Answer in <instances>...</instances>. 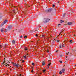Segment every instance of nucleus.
<instances>
[{
  "instance_id": "1",
  "label": "nucleus",
  "mask_w": 76,
  "mask_h": 76,
  "mask_svg": "<svg viewBox=\"0 0 76 76\" xmlns=\"http://www.w3.org/2000/svg\"><path fill=\"white\" fill-rule=\"evenodd\" d=\"M7 22V20H6L2 23L1 25V26H3V25L4 24H5V23H6Z\"/></svg>"
},
{
  "instance_id": "2",
  "label": "nucleus",
  "mask_w": 76,
  "mask_h": 76,
  "mask_svg": "<svg viewBox=\"0 0 76 76\" xmlns=\"http://www.w3.org/2000/svg\"><path fill=\"white\" fill-rule=\"evenodd\" d=\"M49 20H50L49 18H46L45 21L44 22V23H47V22H49Z\"/></svg>"
},
{
  "instance_id": "3",
  "label": "nucleus",
  "mask_w": 76,
  "mask_h": 76,
  "mask_svg": "<svg viewBox=\"0 0 76 76\" xmlns=\"http://www.w3.org/2000/svg\"><path fill=\"white\" fill-rule=\"evenodd\" d=\"M8 29H12V26H10L8 27Z\"/></svg>"
},
{
  "instance_id": "4",
  "label": "nucleus",
  "mask_w": 76,
  "mask_h": 76,
  "mask_svg": "<svg viewBox=\"0 0 76 76\" xmlns=\"http://www.w3.org/2000/svg\"><path fill=\"white\" fill-rule=\"evenodd\" d=\"M72 23H73L72 22H69L67 24L68 25H72Z\"/></svg>"
},
{
  "instance_id": "5",
  "label": "nucleus",
  "mask_w": 76,
  "mask_h": 76,
  "mask_svg": "<svg viewBox=\"0 0 76 76\" xmlns=\"http://www.w3.org/2000/svg\"><path fill=\"white\" fill-rule=\"evenodd\" d=\"M4 29L3 28H2L1 29V32H4Z\"/></svg>"
},
{
  "instance_id": "6",
  "label": "nucleus",
  "mask_w": 76,
  "mask_h": 76,
  "mask_svg": "<svg viewBox=\"0 0 76 76\" xmlns=\"http://www.w3.org/2000/svg\"><path fill=\"white\" fill-rule=\"evenodd\" d=\"M52 10H53V9H50L48 10V12H51V11H52Z\"/></svg>"
},
{
  "instance_id": "7",
  "label": "nucleus",
  "mask_w": 76,
  "mask_h": 76,
  "mask_svg": "<svg viewBox=\"0 0 76 76\" xmlns=\"http://www.w3.org/2000/svg\"><path fill=\"white\" fill-rule=\"evenodd\" d=\"M19 64H16V65H15V66L18 69L19 68Z\"/></svg>"
},
{
  "instance_id": "8",
  "label": "nucleus",
  "mask_w": 76,
  "mask_h": 76,
  "mask_svg": "<svg viewBox=\"0 0 76 76\" xmlns=\"http://www.w3.org/2000/svg\"><path fill=\"white\" fill-rule=\"evenodd\" d=\"M61 71L63 73L65 71V69H62L61 70Z\"/></svg>"
},
{
  "instance_id": "9",
  "label": "nucleus",
  "mask_w": 76,
  "mask_h": 76,
  "mask_svg": "<svg viewBox=\"0 0 76 76\" xmlns=\"http://www.w3.org/2000/svg\"><path fill=\"white\" fill-rule=\"evenodd\" d=\"M42 64L43 66H45V62H44V61H43L42 62Z\"/></svg>"
},
{
  "instance_id": "10",
  "label": "nucleus",
  "mask_w": 76,
  "mask_h": 76,
  "mask_svg": "<svg viewBox=\"0 0 76 76\" xmlns=\"http://www.w3.org/2000/svg\"><path fill=\"white\" fill-rule=\"evenodd\" d=\"M51 65V62H50V63H49L48 65V68H49V66H50Z\"/></svg>"
},
{
  "instance_id": "11",
  "label": "nucleus",
  "mask_w": 76,
  "mask_h": 76,
  "mask_svg": "<svg viewBox=\"0 0 76 76\" xmlns=\"http://www.w3.org/2000/svg\"><path fill=\"white\" fill-rule=\"evenodd\" d=\"M12 44H15V40H13L12 41Z\"/></svg>"
},
{
  "instance_id": "12",
  "label": "nucleus",
  "mask_w": 76,
  "mask_h": 76,
  "mask_svg": "<svg viewBox=\"0 0 76 76\" xmlns=\"http://www.w3.org/2000/svg\"><path fill=\"white\" fill-rule=\"evenodd\" d=\"M26 50H28V48L26 47L25 48V50L26 51Z\"/></svg>"
},
{
  "instance_id": "13",
  "label": "nucleus",
  "mask_w": 76,
  "mask_h": 76,
  "mask_svg": "<svg viewBox=\"0 0 76 76\" xmlns=\"http://www.w3.org/2000/svg\"><path fill=\"white\" fill-rule=\"evenodd\" d=\"M12 64H13L14 66H15L16 64H15V63H12Z\"/></svg>"
},
{
  "instance_id": "14",
  "label": "nucleus",
  "mask_w": 76,
  "mask_h": 76,
  "mask_svg": "<svg viewBox=\"0 0 76 76\" xmlns=\"http://www.w3.org/2000/svg\"><path fill=\"white\" fill-rule=\"evenodd\" d=\"M5 47H6V48H7V47H8V46L6 44L5 45Z\"/></svg>"
},
{
  "instance_id": "15",
  "label": "nucleus",
  "mask_w": 76,
  "mask_h": 76,
  "mask_svg": "<svg viewBox=\"0 0 76 76\" xmlns=\"http://www.w3.org/2000/svg\"><path fill=\"white\" fill-rule=\"evenodd\" d=\"M63 22H64V21L61 20V23H63Z\"/></svg>"
},
{
  "instance_id": "16",
  "label": "nucleus",
  "mask_w": 76,
  "mask_h": 76,
  "mask_svg": "<svg viewBox=\"0 0 76 76\" xmlns=\"http://www.w3.org/2000/svg\"><path fill=\"white\" fill-rule=\"evenodd\" d=\"M69 42H70L71 43H72L73 42H72V40H70L69 41Z\"/></svg>"
},
{
  "instance_id": "17",
  "label": "nucleus",
  "mask_w": 76,
  "mask_h": 76,
  "mask_svg": "<svg viewBox=\"0 0 76 76\" xmlns=\"http://www.w3.org/2000/svg\"><path fill=\"white\" fill-rule=\"evenodd\" d=\"M59 74L60 75H61L62 74V72H61V71H60V72H59Z\"/></svg>"
},
{
  "instance_id": "18",
  "label": "nucleus",
  "mask_w": 76,
  "mask_h": 76,
  "mask_svg": "<svg viewBox=\"0 0 76 76\" xmlns=\"http://www.w3.org/2000/svg\"><path fill=\"white\" fill-rule=\"evenodd\" d=\"M24 58H26V55H25Z\"/></svg>"
},
{
  "instance_id": "19",
  "label": "nucleus",
  "mask_w": 76,
  "mask_h": 76,
  "mask_svg": "<svg viewBox=\"0 0 76 76\" xmlns=\"http://www.w3.org/2000/svg\"><path fill=\"white\" fill-rule=\"evenodd\" d=\"M42 37H43V38H45V36L44 35H42Z\"/></svg>"
},
{
  "instance_id": "20",
  "label": "nucleus",
  "mask_w": 76,
  "mask_h": 76,
  "mask_svg": "<svg viewBox=\"0 0 76 76\" xmlns=\"http://www.w3.org/2000/svg\"><path fill=\"white\" fill-rule=\"evenodd\" d=\"M45 72V70H43V73H44Z\"/></svg>"
},
{
  "instance_id": "21",
  "label": "nucleus",
  "mask_w": 76,
  "mask_h": 76,
  "mask_svg": "<svg viewBox=\"0 0 76 76\" xmlns=\"http://www.w3.org/2000/svg\"><path fill=\"white\" fill-rule=\"evenodd\" d=\"M13 12H14V13H16L15 12V10H13Z\"/></svg>"
},
{
  "instance_id": "22",
  "label": "nucleus",
  "mask_w": 76,
  "mask_h": 76,
  "mask_svg": "<svg viewBox=\"0 0 76 76\" xmlns=\"http://www.w3.org/2000/svg\"><path fill=\"white\" fill-rule=\"evenodd\" d=\"M62 47H64V45L63 44V45H61Z\"/></svg>"
},
{
  "instance_id": "23",
  "label": "nucleus",
  "mask_w": 76,
  "mask_h": 76,
  "mask_svg": "<svg viewBox=\"0 0 76 76\" xmlns=\"http://www.w3.org/2000/svg\"><path fill=\"white\" fill-rule=\"evenodd\" d=\"M5 66L6 67H7H7H9V65L8 64H7V65H6Z\"/></svg>"
},
{
  "instance_id": "24",
  "label": "nucleus",
  "mask_w": 76,
  "mask_h": 76,
  "mask_svg": "<svg viewBox=\"0 0 76 76\" xmlns=\"http://www.w3.org/2000/svg\"><path fill=\"white\" fill-rule=\"evenodd\" d=\"M65 15H66V13H64V15H63V17H64V16H65Z\"/></svg>"
},
{
  "instance_id": "25",
  "label": "nucleus",
  "mask_w": 76,
  "mask_h": 76,
  "mask_svg": "<svg viewBox=\"0 0 76 76\" xmlns=\"http://www.w3.org/2000/svg\"><path fill=\"white\" fill-rule=\"evenodd\" d=\"M24 38H27V36H25Z\"/></svg>"
},
{
  "instance_id": "26",
  "label": "nucleus",
  "mask_w": 76,
  "mask_h": 76,
  "mask_svg": "<svg viewBox=\"0 0 76 76\" xmlns=\"http://www.w3.org/2000/svg\"><path fill=\"white\" fill-rule=\"evenodd\" d=\"M31 72H32V73H34V71H33V69H32L31 71Z\"/></svg>"
},
{
  "instance_id": "27",
  "label": "nucleus",
  "mask_w": 76,
  "mask_h": 76,
  "mask_svg": "<svg viewBox=\"0 0 76 76\" xmlns=\"http://www.w3.org/2000/svg\"><path fill=\"white\" fill-rule=\"evenodd\" d=\"M32 65L33 66H35V64H34V63H32Z\"/></svg>"
},
{
  "instance_id": "28",
  "label": "nucleus",
  "mask_w": 76,
  "mask_h": 76,
  "mask_svg": "<svg viewBox=\"0 0 76 76\" xmlns=\"http://www.w3.org/2000/svg\"><path fill=\"white\" fill-rule=\"evenodd\" d=\"M4 63H5V61H4L3 62V64H4V65H6V64H4Z\"/></svg>"
},
{
  "instance_id": "29",
  "label": "nucleus",
  "mask_w": 76,
  "mask_h": 76,
  "mask_svg": "<svg viewBox=\"0 0 76 76\" xmlns=\"http://www.w3.org/2000/svg\"><path fill=\"white\" fill-rule=\"evenodd\" d=\"M61 46H62V45H60V48H61Z\"/></svg>"
},
{
  "instance_id": "30",
  "label": "nucleus",
  "mask_w": 76,
  "mask_h": 76,
  "mask_svg": "<svg viewBox=\"0 0 76 76\" xmlns=\"http://www.w3.org/2000/svg\"><path fill=\"white\" fill-rule=\"evenodd\" d=\"M61 33H62V31L60 33V34H59V35H58V36H59V35H60V34H61Z\"/></svg>"
},
{
  "instance_id": "31",
  "label": "nucleus",
  "mask_w": 76,
  "mask_h": 76,
  "mask_svg": "<svg viewBox=\"0 0 76 76\" xmlns=\"http://www.w3.org/2000/svg\"><path fill=\"white\" fill-rule=\"evenodd\" d=\"M47 52L48 53H49V50H48V49H47Z\"/></svg>"
},
{
  "instance_id": "32",
  "label": "nucleus",
  "mask_w": 76,
  "mask_h": 76,
  "mask_svg": "<svg viewBox=\"0 0 76 76\" xmlns=\"http://www.w3.org/2000/svg\"><path fill=\"white\" fill-rule=\"evenodd\" d=\"M22 62L23 63H24V62H25V61L23 60H22Z\"/></svg>"
},
{
  "instance_id": "33",
  "label": "nucleus",
  "mask_w": 76,
  "mask_h": 76,
  "mask_svg": "<svg viewBox=\"0 0 76 76\" xmlns=\"http://www.w3.org/2000/svg\"><path fill=\"white\" fill-rule=\"evenodd\" d=\"M59 62H60L61 63H62V61H59Z\"/></svg>"
},
{
  "instance_id": "34",
  "label": "nucleus",
  "mask_w": 76,
  "mask_h": 76,
  "mask_svg": "<svg viewBox=\"0 0 76 76\" xmlns=\"http://www.w3.org/2000/svg\"><path fill=\"white\" fill-rule=\"evenodd\" d=\"M36 37H38V34H36Z\"/></svg>"
},
{
  "instance_id": "35",
  "label": "nucleus",
  "mask_w": 76,
  "mask_h": 76,
  "mask_svg": "<svg viewBox=\"0 0 76 76\" xmlns=\"http://www.w3.org/2000/svg\"><path fill=\"white\" fill-rule=\"evenodd\" d=\"M53 7H55V5H54V4H53Z\"/></svg>"
},
{
  "instance_id": "36",
  "label": "nucleus",
  "mask_w": 76,
  "mask_h": 76,
  "mask_svg": "<svg viewBox=\"0 0 76 76\" xmlns=\"http://www.w3.org/2000/svg\"><path fill=\"white\" fill-rule=\"evenodd\" d=\"M23 75H22V74H20V75H19V76H22Z\"/></svg>"
},
{
  "instance_id": "37",
  "label": "nucleus",
  "mask_w": 76,
  "mask_h": 76,
  "mask_svg": "<svg viewBox=\"0 0 76 76\" xmlns=\"http://www.w3.org/2000/svg\"><path fill=\"white\" fill-rule=\"evenodd\" d=\"M22 37H23L22 36H21L20 37V38H22Z\"/></svg>"
},
{
  "instance_id": "38",
  "label": "nucleus",
  "mask_w": 76,
  "mask_h": 76,
  "mask_svg": "<svg viewBox=\"0 0 76 76\" xmlns=\"http://www.w3.org/2000/svg\"><path fill=\"white\" fill-rule=\"evenodd\" d=\"M1 18V15H0V19Z\"/></svg>"
},
{
  "instance_id": "39",
  "label": "nucleus",
  "mask_w": 76,
  "mask_h": 76,
  "mask_svg": "<svg viewBox=\"0 0 76 76\" xmlns=\"http://www.w3.org/2000/svg\"><path fill=\"white\" fill-rule=\"evenodd\" d=\"M0 47H1V48H2L1 47H2V46L1 45H0Z\"/></svg>"
},
{
  "instance_id": "40",
  "label": "nucleus",
  "mask_w": 76,
  "mask_h": 76,
  "mask_svg": "<svg viewBox=\"0 0 76 76\" xmlns=\"http://www.w3.org/2000/svg\"><path fill=\"white\" fill-rule=\"evenodd\" d=\"M57 42H59V40H57Z\"/></svg>"
},
{
  "instance_id": "41",
  "label": "nucleus",
  "mask_w": 76,
  "mask_h": 76,
  "mask_svg": "<svg viewBox=\"0 0 76 76\" xmlns=\"http://www.w3.org/2000/svg\"><path fill=\"white\" fill-rule=\"evenodd\" d=\"M60 57H62V55H60Z\"/></svg>"
},
{
  "instance_id": "42",
  "label": "nucleus",
  "mask_w": 76,
  "mask_h": 76,
  "mask_svg": "<svg viewBox=\"0 0 76 76\" xmlns=\"http://www.w3.org/2000/svg\"><path fill=\"white\" fill-rule=\"evenodd\" d=\"M7 32V31H5V32Z\"/></svg>"
},
{
  "instance_id": "43",
  "label": "nucleus",
  "mask_w": 76,
  "mask_h": 76,
  "mask_svg": "<svg viewBox=\"0 0 76 76\" xmlns=\"http://www.w3.org/2000/svg\"><path fill=\"white\" fill-rule=\"evenodd\" d=\"M66 54L67 55H69V54H67V53H66Z\"/></svg>"
},
{
  "instance_id": "44",
  "label": "nucleus",
  "mask_w": 76,
  "mask_h": 76,
  "mask_svg": "<svg viewBox=\"0 0 76 76\" xmlns=\"http://www.w3.org/2000/svg\"><path fill=\"white\" fill-rule=\"evenodd\" d=\"M48 61H50L49 60Z\"/></svg>"
},
{
  "instance_id": "45",
  "label": "nucleus",
  "mask_w": 76,
  "mask_h": 76,
  "mask_svg": "<svg viewBox=\"0 0 76 76\" xmlns=\"http://www.w3.org/2000/svg\"><path fill=\"white\" fill-rule=\"evenodd\" d=\"M40 75H42V73H40Z\"/></svg>"
},
{
  "instance_id": "46",
  "label": "nucleus",
  "mask_w": 76,
  "mask_h": 76,
  "mask_svg": "<svg viewBox=\"0 0 76 76\" xmlns=\"http://www.w3.org/2000/svg\"><path fill=\"white\" fill-rule=\"evenodd\" d=\"M57 51H58V50H57V51H56V53H57Z\"/></svg>"
},
{
  "instance_id": "47",
  "label": "nucleus",
  "mask_w": 76,
  "mask_h": 76,
  "mask_svg": "<svg viewBox=\"0 0 76 76\" xmlns=\"http://www.w3.org/2000/svg\"><path fill=\"white\" fill-rule=\"evenodd\" d=\"M58 26H59V24H58Z\"/></svg>"
},
{
  "instance_id": "48",
  "label": "nucleus",
  "mask_w": 76,
  "mask_h": 76,
  "mask_svg": "<svg viewBox=\"0 0 76 76\" xmlns=\"http://www.w3.org/2000/svg\"><path fill=\"white\" fill-rule=\"evenodd\" d=\"M59 25H61V24H59Z\"/></svg>"
},
{
  "instance_id": "49",
  "label": "nucleus",
  "mask_w": 76,
  "mask_h": 76,
  "mask_svg": "<svg viewBox=\"0 0 76 76\" xmlns=\"http://www.w3.org/2000/svg\"><path fill=\"white\" fill-rule=\"evenodd\" d=\"M26 55H28V53H27V54H26Z\"/></svg>"
},
{
  "instance_id": "50",
  "label": "nucleus",
  "mask_w": 76,
  "mask_h": 76,
  "mask_svg": "<svg viewBox=\"0 0 76 76\" xmlns=\"http://www.w3.org/2000/svg\"><path fill=\"white\" fill-rule=\"evenodd\" d=\"M6 59L5 58H4V60H5Z\"/></svg>"
},
{
  "instance_id": "51",
  "label": "nucleus",
  "mask_w": 76,
  "mask_h": 76,
  "mask_svg": "<svg viewBox=\"0 0 76 76\" xmlns=\"http://www.w3.org/2000/svg\"><path fill=\"white\" fill-rule=\"evenodd\" d=\"M68 53L69 54V52H68Z\"/></svg>"
},
{
  "instance_id": "52",
  "label": "nucleus",
  "mask_w": 76,
  "mask_h": 76,
  "mask_svg": "<svg viewBox=\"0 0 76 76\" xmlns=\"http://www.w3.org/2000/svg\"><path fill=\"white\" fill-rule=\"evenodd\" d=\"M67 56H66V58H67Z\"/></svg>"
},
{
  "instance_id": "53",
  "label": "nucleus",
  "mask_w": 76,
  "mask_h": 76,
  "mask_svg": "<svg viewBox=\"0 0 76 76\" xmlns=\"http://www.w3.org/2000/svg\"><path fill=\"white\" fill-rule=\"evenodd\" d=\"M7 37H8V36H7Z\"/></svg>"
},
{
  "instance_id": "54",
  "label": "nucleus",
  "mask_w": 76,
  "mask_h": 76,
  "mask_svg": "<svg viewBox=\"0 0 76 76\" xmlns=\"http://www.w3.org/2000/svg\"><path fill=\"white\" fill-rule=\"evenodd\" d=\"M75 66H76V65H75Z\"/></svg>"
},
{
  "instance_id": "55",
  "label": "nucleus",
  "mask_w": 76,
  "mask_h": 76,
  "mask_svg": "<svg viewBox=\"0 0 76 76\" xmlns=\"http://www.w3.org/2000/svg\"><path fill=\"white\" fill-rule=\"evenodd\" d=\"M23 57H24V56H23Z\"/></svg>"
}]
</instances>
